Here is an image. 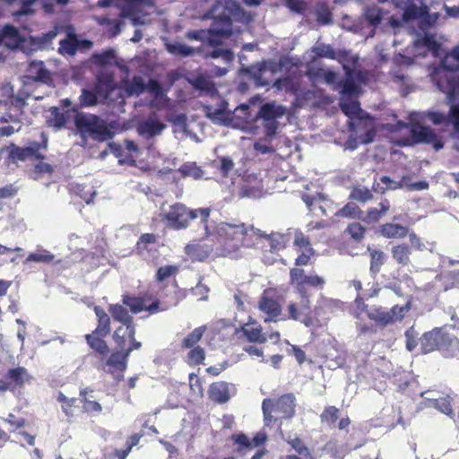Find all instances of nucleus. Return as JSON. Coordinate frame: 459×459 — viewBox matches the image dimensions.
I'll list each match as a JSON object with an SVG mask.
<instances>
[{
  "instance_id": "nucleus-38",
  "label": "nucleus",
  "mask_w": 459,
  "mask_h": 459,
  "mask_svg": "<svg viewBox=\"0 0 459 459\" xmlns=\"http://www.w3.org/2000/svg\"><path fill=\"white\" fill-rule=\"evenodd\" d=\"M28 78L39 82H46L48 79V72L43 62L32 61L28 67Z\"/></svg>"
},
{
  "instance_id": "nucleus-63",
  "label": "nucleus",
  "mask_w": 459,
  "mask_h": 459,
  "mask_svg": "<svg viewBox=\"0 0 459 459\" xmlns=\"http://www.w3.org/2000/svg\"><path fill=\"white\" fill-rule=\"evenodd\" d=\"M339 414V410L334 406H328L321 414V420L324 422L333 423L336 421Z\"/></svg>"
},
{
  "instance_id": "nucleus-7",
  "label": "nucleus",
  "mask_w": 459,
  "mask_h": 459,
  "mask_svg": "<svg viewBox=\"0 0 459 459\" xmlns=\"http://www.w3.org/2000/svg\"><path fill=\"white\" fill-rule=\"evenodd\" d=\"M115 4L120 9V14L130 18L134 24H144L146 22L145 15L149 14V10L152 9L151 0H123L118 4L113 0H99L98 5L108 7Z\"/></svg>"
},
{
  "instance_id": "nucleus-37",
  "label": "nucleus",
  "mask_w": 459,
  "mask_h": 459,
  "mask_svg": "<svg viewBox=\"0 0 459 459\" xmlns=\"http://www.w3.org/2000/svg\"><path fill=\"white\" fill-rule=\"evenodd\" d=\"M248 109L249 108L247 105H240L235 108L233 114H231V118H233L231 126L233 127H238L243 130L247 129L246 123L248 119H250L251 117Z\"/></svg>"
},
{
  "instance_id": "nucleus-24",
  "label": "nucleus",
  "mask_w": 459,
  "mask_h": 459,
  "mask_svg": "<svg viewBox=\"0 0 459 459\" xmlns=\"http://www.w3.org/2000/svg\"><path fill=\"white\" fill-rule=\"evenodd\" d=\"M124 303L131 309L133 313L135 314L142 311H148L151 314H155L160 310L163 311L168 308L167 307L160 308V302L158 300L148 304L145 299L141 298L126 297L124 299Z\"/></svg>"
},
{
  "instance_id": "nucleus-46",
  "label": "nucleus",
  "mask_w": 459,
  "mask_h": 459,
  "mask_svg": "<svg viewBox=\"0 0 459 459\" xmlns=\"http://www.w3.org/2000/svg\"><path fill=\"white\" fill-rule=\"evenodd\" d=\"M49 115L47 117V121L49 126L61 128L66 123L65 115L59 110L58 108L53 107L48 110Z\"/></svg>"
},
{
  "instance_id": "nucleus-45",
  "label": "nucleus",
  "mask_w": 459,
  "mask_h": 459,
  "mask_svg": "<svg viewBox=\"0 0 459 459\" xmlns=\"http://www.w3.org/2000/svg\"><path fill=\"white\" fill-rule=\"evenodd\" d=\"M441 351L447 357L459 356V340L444 336Z\"/></svg>"
},
{
  "instance_id": "nucleus-15",
  "label": "nucleus",
  "mask_w": 459,
  "mask_h": 459,
  "mask_svg": "<svg viewBox=\"0 0 459 459\" xmlns=\"http://www.w3.org/2000/svg\"><path fill=\"white\" fill-rule=\"evenodd\" d=\"M290 283L297 288L300 297L307 296L304 290L305 285L321 289L325 284V280L322 277L316 274L305 275L303 269L293 268L290 270Z\"/></svg>"
},
{
  "instance_id": "nucleus-31",
  "label": "nucleus",
  "mask_w": 459,
  "mask_h": 459,
  "mask_svg": "<svg viewBox=\"0 0 459 459\" xmlns=\"http://www.w3.org/2000/svg\"><path fill=\"white\" fill-rule=\"evenodd\" d=\"M131 351L132 349H126V351L120 350L119 351L112 353L107 361L109 371L112 373H114V371H119V373L123 372L126 368L127 358Z\"/></svg>"
},
{
  "instance_id": "nucleus-53",
  "label": "nucleus",
  "mask_w": 459,
  "mask_h": 459,
  "mask_svg": "<svg viewBox=\"0 0 459 459\" xmlns=\"http://www.w3.org/2000/svg\"><path fill=\"white\" fill-rule=\"evenodd\" d=\"M167 50L173 55H179L182 56H189L193 53V49L181 42H171L166 44Z\"/></svg>"
},
{
  "instance_id": "nucleus-44",
  "label": "nucleus",
  "mask_w": 459,
  "mask_h": 459,
  "mask_svg": "<svg viewBox=\"0 0 459 459\" xmlns=\"http://www.w3.org/2000/svg\"><path fill=\"white\" fill-rule=\"evenodd\" d=\"M190 83L196 90H199L207 94H212L214 91V85L212 82L204 75H199L192 80H189Z\"/></svg>"
},
{
  "instance_id": "nucleus-6",
  "label": "nucleus",
  "mask_w": 459,
  "mask_h": 459,
  "mask_svg": "<svg viewBox=\"0 0 459 459\" xmlns=\"http://www.w3.org/2000/svg\"><path fill=\"white\" fill-rule=\"evenodd\" d=\"M161 215L168 227L181 230L187 227L189 219L200 218L203 224L206 222L210 216V209L187 210L183 204H177L168 209L163 207Z\"/></svg>"
},
{
  "instance_id": "nucleus-27",
  "label": "nucleus",
  "mask_w": 459,
  "mask_h": 459,
  "mask_svg": "<svg viewBox=\"0 0 459 459\" xmlns=\"http://www.w3.org/2000/svg\"><path fill=\"white\" fill-rule=\"evenodd\" d=\"M423 395L429 406L436 408L444 414L452 415L453 410L449 396L441 397L435 392H426Z\"/></svg>"
},
{
  "instance_id": "nucleus-58",
  "label": "nucleus",
  "mask_w": 459,
  "mask_h": 459,
  "mask_svg": "<svg viewBox=\"0 0 459 459\" xmlns=\"http://www.w3.org/2000/svg\"><path fill=\"white\" fill-rule=\"evenodd\" d=\"M179 171L185 177H191L195 179H199L203 176V171L200 168L196 167L194 163L184 164Z\"/></svg>"
},
{
  "instance_id": "nucleus-41",
  "label": "nucleus",
  "mask_w": 459,
  "mask_h": 459,
  "mask_svg": "<svg viewBox=\"0 0 459 459\" xmlns=\"http://www.w3.org/2000/svg\"><path fill=\"white\" fill-rule=\"evenodd\" d=\"M381 233L387 238H401L407 235L408 229L399 224L386 223L381 227Z\"/></svg>"
},
{
  "instance_id": "nucleus-62",
  "label": "nucleus",
  "mask_w": 459,
  "mask_h": 459,
  "mask_svg": "<svg viewBox=\"0 0 459 459\" xmlns=\"http://www.w3.org/2000/svg\"><path fill=\"white\" fill-rule=\"evenodd\" d=\"M171 123L175 127V132L186 133V117L184 114L175 115L170 118Z\"/></svg>"
},
{
  "instance_id": "nucleus-40",
  "label": "nucleus",
  "mask_w": 459,
  "mask_h": 459,
  "mask_svg": "<svg viewBox=\"0 0 459 459\" xmlns=\"http://www.w3.org/2000/svg\"><path fill=\"white\" fill-rule=\"evenodd\" d=\"M211 398L217 403H225L230 399L229 388L223 382L214 383L210 386Z\"/></svg>"
},
{
  "instance_id": "nucleus-1",
  "label": "nucleus",
  "mask_w": 459,
  "mask_h": 459,
  "mask_svg": "<svg viewBox=\"0 0 459 459\" xmlns=\"http://www.w3.org/2000/svg\"><path fill=\"white\" fill-rule=\"evenodd\" d=\"M359 87L347 80L342 88L340 106L343 113L351 119L349 123L352 134L345 143V148L355 150L359 143H368L375 136L374 121L359 108V102L353 99L358 94Z\"/></svg>"
},
{
  "instance_id": "nucleus-28",
  "label": "nucleus",
  "mask_w": 459,
  "mask_h": 459,
  "mask_svg": "<svg viewBox=\"0 0 459 459\" xmlns=\"http://www.w3.org/2000/svg\"><path fill=\"white\" fill-rule=\"evenodd\" d=\"M444 335L438 329L425 333L420 339V350L423 353H429L436 349L441 350Z\"/></svg>"
},
{
  "instance_id": "nucleus-56",
  "label": "nucleus",
  "mask_w": 459,
  "mask_h": 459,
  "mask_svg": "<svg viewBox=\"0 0 459 459\" xmlns=\"http://www.w3.org/2000/svg\"><path fill=\"white\" fill-rule=\"evenodd\" d=\"M68 0H39V4L46 13H55L61 10Z\"/></svg>"
},
{
  "instance_id": "nucleus-59",
  "label": "nucleus",
  "mask_w": 459,
  "mask_h": 459,
  "mask_svg": "<svg viewBox=\"0 0 459 459\" xmlns=\"http://www.w3.org/2000/svg\"><path fill=\"white\" fill-rule=\"evenodd\" d=\"M410 251L404 245L396 246L393 248V256L400 264H407L409 261Z\"/></svg>"
},
{
  "instance_id": "nucleus-19",
  "label": "nucleus",
  "mask_w": 459,
  "mask_h": 459,
  "mask_svg": "<svg viewBox=\"0 0 459 459\" xmlns=\"http://www.w3.org/2000/svg\"><path fill=\"white\" fill-rule=\"evenodd\" d=\"M312 53L315 54L316 56L318 57H326L330 59H336L339 62L342 63V66L345 70H349L351 65H355L357 61V57L354 56H351V64L350 61L347 60L349 54L344 51H334L329 45H325L323 43H316L312 48Z\"/></svg>"
},
{
  "instance_id": "nucleus-30",
  "label": "nucleus",
  "mask_w": 459,
  "mask_h": 459,
  "mask_svg": "<svg viewBox=\"0 0 459 459\" xmlns=\"http://www.w3.org/2000/svg\"><path fill=\"white\" fill-rule=\"evenodd\" d=\"M165 125L155 118H149L142 122L138 126L140 135L149 138L161 134Z\"/></svg>"
},
{
  "instance_id": "nucleus-21",
  "label": "nucleus",
  "mask_w": 459,
  "mask_h": 459,
  "mask_svg": "<svg viewBox=\"0 0 459 459\" xmlns=\"http://www.w3.org/2000/svg\"><path fill=\"white\" fill-rule=\"evenodd\" d=\"M242 332L251 342L264 343L267 340L277 342L280 340V333L278 332H273L268 335L263 333L261 326L255 322L245 324L242 326Z\"/></svg>"
},
{
  "instance_id": "nucleus-55",
  "label": "nucleus",
  "mask_w": 459,
  "mask_h": 459,
  "mask_svg": "<svg viewBox=\"0 0 459 459\" xmlns=\"http://www.w3.org/2000/svg\"><path fill=\"white\" fill-rule=\"evenodd\" d=\"M389 207L390 205L387 201L380 203L379 208H373L368 210L367 220L368 221H377L386 213V212L389 210Z\"/></svg>"
},
{
  "instance_id": "nucleus-13",
  "label": "nucleus",
  "mask_w": 459,
  "mask_h": 459,
  "mask_svg": "<svg viewBox=\"0 0 459 459\" xmlns=\"http://www.w3.org/2000/svg\"><path fill=\"white\" fill-rule=\"evenodd\" d=\"M258 308L267 316L265 322L275 321L281 313V306L278 301V293L274 289H266L259 301Z\"/></svg>"
},
{
  "instance_id": "nucleus-11",
  "label": "nucleus",
  "mask_w": 459,
  "mask_h": 459,
  "mask_svg": "<svg viewBox=\"0 0 459 459\" xmlns=\"http://www.w3.org/2000/svg\"><path fill=\"white\" fill-rule=\"evenodd\" d=\"M410 307L409 302L403 306H394L390 310L375 307L368 311V316L376 324L385 326L402 320Z\"/></svg>"
},
{
  "instance_id": "nucleus-50",
  "label": "nucleus",
  "mask_w": 459,
  "mask_h": 459,
  "mask_svg": "<svg viewBox=\"0 0 459 459\" xmlns=\"http://www.w3.org/2000/svg\"><path fill=\"white\" fill-rule=\"evenodd\" d=\"M289 444L296 450L297 455H290L286 459H311L310 454L299 438L291 439Z\"/></svg>"
},
{
  "instance_id": "nucleus-26",
  "label": "nucleus",
  "mask_w": 459,
  "mask_h": 459,
  "mask_svg": "<svg viewBox=\"0 0 459 459\" xmlns=\"http://www.w3.org/2000/svg\"><path fill=\"white\" fill-rule=\"evenodd\" d=\"M23 39V36L13 26H5L0 31V46H4L9 49L17 48Z\"/></svg>"
},
{
  "instance_id": "nucleus-10",
  "label": "nucleus",
  "mask_w": 459,
  "mask_h": 459,
  "mask_svg": "<svg viewBox=\"0 0 459 459\" xmlns=\"http://www.w3.org/2000/svg\"><path fill=\"white\" fill-rule=\"evenodd\" d=\"M124 88L126 96H138L146 90L152 98L151 105L154 107L161 108L167 103L166 95L160 85L154 81H150L145 85L141 77H134L132 81L126 82Z\"/></svg>"
},
{
  "instance_id": "nucleus-14",
  "label": "nucleus",
  "mask_w": 459,
  "mask_h": 459,
  "mask_svg": "<svg viewBox=\"0 0 459 459\" xmlns=\"http://www.w3.org/2000/svg\"><path fill=\"white\" fill-rule=\"evenodd\" d=\"M308 296L300 297L299 303L290 302L287 307L289 318L302 323L307 327L314 326L316 320L310 315Z\"/></svg>"
},
{
  "instance_id": "nucleus-25",
  "label": "nucleus",
  "mask_w": 459,
  "mask_h": 459,
  "mask_svg": "<svg viewBox=\"0 0 459 459\" xmlns=\"http://www.w3.org/2000/svg\"><path fill=\"white\" fill-rule=\"evenodd\" d=\"M294 245L301 254L296 259V264L306 265L308 264L314 250L310 246L309 240L302 232H296L294 238Z\"/></svg>"
},
{
  "instance_id": "nucleus-36",
  "label": "nucleus",
  "mask_w": 459,
  "mask_h": 459,
  "mask_svg": "<svg viewBox=\"0 0 459 459\" xmlns=\"http://www.w3.org/2000/svg\"><path fill=\"white\" fill-rule=\"evenodd\" d=\"M0 121L9 124L0 127L1 136H11L15 132H19L22 128L21 122L11 114L0 116Z\"/></svg>"
},
{
  "instance_id": "nucleus-17",
  "label": "nucleus",
  "mask_w": 459,
  "mask_h": 459,
  "mask_svg": "<svg viewBox=\"0 0 459 459\" xmlns=\"http://www.w3.org/2000/svg\"><path fill=\"white\" fill-rule=\"evenodd\" d=\"M439 17V14L435 13L428 14V7L424 5L421 0H409V3L404 8L403 22L410 19L423 18L424 22L428 24H434Z\"/></svg>"
},
{
  "instance_id": "nucleus-54",
  "label": "nucleus",
  "mask_w": 459,
  "mask_h": 459,
  "mask_svg": "<svg viewBox=\"0 0 459 459\" xmlns=\"http://www.w3.org/2000/svg\"><path fill=\"white\" fill-rule=\"evenodd\" d=\"M56 400L61 403L62 411L66 416L74 415V408L75 407L76 403L75 398H68L63 393H59Z\"/></svg>"
},
{
  "instance_id": "nucleus-29",
  "label": "nucleus",
  "mask_w": 459,
  "mask_h": 459,
  "mask_svg": "<svg viewBox=\"0 0 459 459\" xmlns=\"http://www.w3.org/2000/svg\"><path fill=\"white\" fill-rule=\"evenodd\" d=\"M204 111L205 116L215 124L231 125V122H233L230 111L227 110L224 105L217 108L212 107H204Z\"/></svg>"
},
{
  "instance_id": "nucleus-22",
  "label": "nucleus",
  "mask_w": 459,
  "mask_h": 459,
  "mask_svg": "<svg viewBox=\"0 0 459 459\" xmlns=\"http://www.w3.org/2000/svg\"><path fill=\"white\" fill-rule=\"evenodd\" d=\"M109 149L119 159L120 163H134L141 154L138 146L129 140H126L124 144L119 147L109 144Z\"/></svg>"
},
{
  "instance_id": "nucleus-35",
  "label": "nucleus",
  "mask_w": 459,
  "mask_h": 459,
  "mask_svg": "<svg viewBox=\"0 0 459 459\" xmlns=\"http://www.w3.org/2000/svg\"><path fill=\"white\" fill-rule=\"evenodd\" d=\"M285 111V108L281 105H277L274 102L266 103L261 107L258 117L263 119H277L281 117Z\"/></svg>"
},
{
  "instance_id": "nucleus-12",
  "label": "nucleus",
  "mask_w": 459,
  "mask_h": 459,
  "mask_svg": "<svg viewBox=\"0 0 459 459\" xmlns=\"http://www.w3.org/2000/svg\"><path fill=\"white\" fill-rule=\"evenodd\" d=\"M96 90L99 97L103 98L108 103L123 104L126 96L125 88L114 84L109 77L100 78Z\"/></svg>"
},
{
  "instance_id": "nucleus-49",
  "label": "nucleus",
  "mask_w": 459,
  "mask_h": 459,
  "mask_svg": "<svg viewBox=\"0 0 459 459\" xmlns=\"http://www.w3.org/2000/svg\"><path fill=\"white\" fill-rule=\"evenodd\" d=\"M54 259V255L45 250V249H38L34 253H31L28 255V257L25 260V263H42V264H48L51 263Z\"/></svg>"
},
{
  "instance_id": "nucleus-39",
  "label": "nucleus",
  "mask_w": 459,
  "mask_h": 459,
  "mask_svg": "<svg viewBox=\"0 0 459 459\" xmlns=\"http://www.w3.org/2000/svg\"><path fill=\"white\" fill-rule=\"evenodd\" d=\"M213 247L208 245L190 244L186 247V251L191 258L203 261L209 256Z\"/></svg>"
},
{
  "instance_id": "nucleus-18",
  "label": "nucleus",
  "mask_w": 459,
  "mask_h": 459,
  "mask_svg": "<svg viewBox=\"0 0 459 459\" xmlns=\"http://www.w3.org/2000/svg\"><path fill=\"white\" fill-rule=\"evenodd\" d=\"M444 37H437L435 34L424 33L414 41L416 56H424L426 52L431 51L435 57L439 56L440 47Z\"/></svg>"
},
{
  "instance_id": "nucleus-47",
  "label": "nucleus",
  "mask_w": 459,
  "mask_h": 459,
  "mask_svg": "<svg viewBox=\"0 0 459 459\" xmlns=\"http://www.w3.org/2000/svg\"><path fill=\"white\" fill-rule=\"evenodd\" d=\"M7 376L16 385L19 386L28 383L30 379V375L24 368L10 369Z\"/></svg>"
},
{
  "instance_id": "nucleus-34",
  "label": "nucleus",
  "mask_w": 459,
  "mask_h": 459,
  "mask_svg": "<svg viewBox=\"0 0 459 459\" xmlns=\"http://www.w3.org/2000/svg\"><path fill=\"white\" fill-rule=\"evenodd\" d=\"M381 181L386 185L388 189H398L406 187L408 189H415L421 190L428 187V184L426 182H417L413 184H409L406 178H403L400 181L391 180L388 177H383Z\"/></svg>"
},
{
  "instance_id": "nucleus-32",
  "label": "nucleus",
  "mask_w": 459,
  "mask_h": 459,
  "mask_svg": "<svg viewBox=\"0 0 459 459\" xmlns=\"http://www.w3.org/2000/svg\"><path fill=\"white\" fill-rule=\"evenodd\" d=\"M10 156L13 160L22 161L28 160H34L41 158L40 154L39 153L38 145L30 146L26 148L13 147L10 151Z\"/></svg>"
},
{
  "instance_id": "nucleus-8",
  "label": "nucleus",
  "mask_w": 459,
  "mask_h": 459,
  "mask_svg": "<svg viewBox=\"0 0 459 459\" xmlns=\"http://www.w3.org/2000/svg\"><path fill=\"white\" fill-rule=\"evenodd\" d=\"M262 408L265 425H268L273 419L277 420L292 417L295 411V399L291 394H285L275 402L265 399Z\"/></svg>"
},
{
  "instance_id": "nucleus-16",
  "label": "nucleus",
  "mask_w": 459,
  "mask_h": 459,
  "mask_svg": "<svg viewBox=\"0 0 459 459\" xmlns=\"http://www.w3.org/2000/svg\"><path fill=\"white\" fill-rule=\"evenodd\" d=\"M231 439L235 446V451L245 456L251 450L263 445L266 441L267 436L264 432L261 431L256 433L251 440L245 434L238 433L232 435Z\"/></svg>"
},
{
  "instance_id": "nucleus-48",
  "label": "nucleus",
  "mask_w": 459,
  "mask_h": 459,
  "mask_svg": "<svg viewBox=\"0 0 459 459\" xmlns=\"http://www.w3.org/2000/svg\"><path fill=\"white\" fill-rule=\"evenodd\" d=\"M205 326H200L194 329L187 336L183 339L182 346L185 348H194L195 345L201 340L204 332Z\"/></svg>"
},
{
  "instance_id": "nucleus-57",
  "label": "nucleus",
  "mask_w": 459,
  "mask_h": 459,
  "mask_svg": "<svg viewBox=\"0 0 459 459\" xmlns=\"http://www.w3.org/2000/svg\"><path fill=\"white\" fill-rule=\"evenodd\" d=\"M385 13H384L378 7L373 6L367 9L365 13L366 19L372 24L377 25L383 20Z\"/></svg>"
},
{
  "instance_id": "nucleus-64",
  "label": "nucleus",
  "mask_w": 459,
  "mask_h": 459,
  "mask_svg": "<svg viewBox=\"0 0 459 459\" xmlns=\"http://www.w3.org/2000/svg\"><path fill=\"white\" fill-rule=\"evenodd\" d=\"M337 215L343 217H357L359 215V210L354 204H348L337 212Z\"/></svg>"
},
{
  "instance_id": "nucleus-20",
  "label": "nucleus",
  "mask_w": 459,
  "mask_h": 459,
  "mask_svg": "<svg viewBox=\"0 0 459 459\" xmlns=\"http://www.w3.org/2000/svg\"><path fill=\"white\" fill-rule=\"evenodd\" d=\"M134 326L127 325V327H119L114 333V339L120 350L126 349L139 350L142 346L140 342L134 339Z\"/></svg>"
},
{
  "instance_id": "nucleus-23",
  "label": "nucleus",
  "mask_w": 459,
  "mask_h": 459,
  "mask_svg": "<svg viewBox=\"0 0 459 459\" xmlns=\"http://www.w3.org/2000/svg\"><path fill=\"white\" fill-rule=\"evenodd\" d=\"M279 69L280 64L274 61H267L260 65L258 68H253L252 74L257 85L266 86L270 84Z\"/></svg>"
},
{
  "instance_id": "nucleus-60",
  "label": "nucleus",
  "mask_w": 459,
  "mask_h": 459,
  "mask_svg": "<svg viewBox=\"0 0 459 459\" xmlns=\"http://www.w3.org/2000/svg\"><path fill=\"white\" fill-rule=\"evenodd\" d=\"M81 396L82 397V402L83 403V411L88 413L100 412L102 410L101 405L95 401H91L86 396V392L82 391Z\"/></svg>"
},
{
  "instance_id": "nucleus-42",
  "label": "nucleus",
  "mask_w": 459,
  "mask_h": 459,
  "mask_svg": "<svg viewBox=\"0 0 459 459\" xmlns=\"http://www.w3.org/2000/svg\"><path fill=\"white\" fill-rule=\"evenodd\" d=\"M95 314L99 320L98 327L96 328V333L106 336L109 333V316L107 313L99 307H95L94 308Z\"/></svg>"
},
{
  "instance_id": "nucleus-51",
  "label": "nucleus",
  "mask_w": 459,
  "mask_h": 459,
  "mask_svg": "<svg viewBox=\"0 0 459 459\" xmlns=\"http://www.w3.org/2000/svg\"><path fill=\"white\" fill-rule=\"evenodd\" d=\"M100 337L102 336L94 332L91 334H87L86 340L92 349L100 353H105L108 351V346Z\"/></svg>"
},
{
  "instance_id": "nucleus-5",
  "label": "nucleus",
  "mask_w": 459,
  "mask_h": 459,
  "mask_svg": "<svg viewBox=\"0 0 459 459\" xmlns=\"http://www.w3.org/2000/svg\"><path fill=\"white\" fill-rule=\"evenodd\" d=\"M425 116L435 125H440L446 120L445 115L439 112H429L428 114L411 113L409 116V123L412 139H403L400 142V144L410 145L412 141L413 143H432L436 150L443 148V143L437 139L433 130L420 125Z\"/></svg>"
},
{
  "instance_id": "nucleus-9",
  "label": "nucleus",
  "mask_w": 459,
  "mask_h": 459,
  "mask_svg": "<svg viewBox=\"0 0 459 459\" xmlns=\"http://www.w3.org/2000/svg\"><path fill=\"white\" fill-rule=\"evenodd\" d=\"M75 125L83 138L90 137L104 141L110 137V131L106 123L94 115H78L75 118Z\"/></svg>"
},
{
  "instance_id": "nucleus-61",
  "label": "nucleus",
  "mask_w": 459,
  "mask_h": 459,
  "mask_svg": "<svg viewBox=\"0 0 459 459\" xmlns=\"http://www.w3.org/2000/svg\"><path fill=\"white\" fill-rule=\"evenodd\" d=\"M204 351L201 347H194L187 354V362L191 365H198L204 361Z\"/></svg>"
},
{
  "instance_id": "nucleus-43",
  "label": "nucleus",
  "mask_w": 459,
  "mask_h": 459,
  "mask_svg": "<svg viewBox=\"0 0 459 459\" xmlns=\"http://www.w3.org/2000/svg\"><path fill=\"white\" fill-rule=\"evenodd\" d=\"M109 311L113 318L123 325L121 327L133 325L130 316L128 315L126 309L124 308L121 305L110 306Z\"/></svg>"
},
{
  "instance_id": "nucleus-52",
  "label": "nucleus",
  "mask_w": 459,
  "mask_h": 459,
  "mask_svg": "<svg viewBox=\"0 0 459 459\" xmlns=\"http://www.w3.org/2000/svg\"><path fill=\"white\" fill-rule=\"evenodd\" d=\"M78 47V40L74 36H69L65 39L60 40L59 52L63 55L72 56L75 53Z\"/></svg>"
},
{
  "instance_id": "nucleus-3",
  "label": "nucleus",
  "mask_w": 459,
  "mask_h": 459,
  "mask_svg": "<svg viewBox=\"0 0 459 459\" xmlns=\"http://www.w3.org/2000/svg\"><path fill=\"white\" fill-rule=\"evenodd\" d=\"M205 237L214 243L215 248L221 255L235 256L241 247H250L253 242L248 238L257 235L258 230L247 228L245 224L228 222L204 223Z\"/></svg>"
},
{
  "instance_id": "nucleus-2",
  "label": "nucleus",
  "mask_w": 459,
  "mask_h": 459,
  "mask_svg": "<svg viewBox=\"0 0 459 459\" xmlns=\"http://www.w3.org/2000/svg\"><path fill=\"white\" fill-rule=\"evenodd\" d=\"M432 79L451 103L449 120L454 126L455 137L459 139V46L445 55L440 65L434 69Z\"/></svg>"
},
{
  "instance_id": "nucleus-33",
  "label": "nucleus",
  "mask_w": 459,
  "mask_h": 459,
  "mask_svg": "<svg viewBox=\"0 0 459 459\" xmlns=\"http://www.w3.org/2000/svg\"><path fill=\"white\" fill-rule=\"evenodd\" d=\"M257 238H260L264 242V247L267 246L270 247L271 252H278L285 247L287 239L284 235L281 234H272L269 236H263L258 230V234L255 235Z\"/></svg>"
},
{
  "instance_id": "nucleus-4",
  "label": "nucleus",
  "mask_w": 459,
  "mask_h": 459,
  "mask_svg": "<svg viewBox=\"0 0 459 459\" xmlns=\"http://www.w3.org/2000/svg\"><path fill=\"white\" fill-rule=\"evenodd\" d=\"M226 9L230 11L228 14H224L221 20L214 21L211 29L192 30L186 33V38L189 39L207 41L208 44L219 45L224 42L225 39H229L231 35V22L230 15L232 17H238V12L240 11L239 5L233 0L226 2Z\"/></svg>"
}]
</instances>
